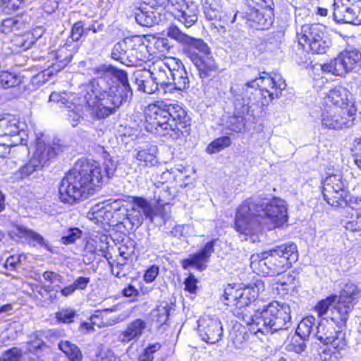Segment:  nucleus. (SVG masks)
Here are the masks:
<instances>
[{
    "label": "nucleus",
    "mask_w": 361,
    "mask_h": 361,
    "mask_svg": "<svg viewBox=\"0 0 361 361\" xmlns=\"http://www.w3.org/2000/svg\"><path fill=\"white\" fill-rule=\"evenodd\" d=\"M231 145V138L228 136L219 137L212 142L207 147V152L212 154L219 152Z\"/></svg>",
    "instance_id": "nucleus-42"
},
{
    "label": "nucleus",
    "mask_w": 361,
    "mask_h": 361,
    "mask_svg": "<svg viewBox=\"0 0 361 361\" xmlns=\"http://www.w3.org/2000/svg\"><path fill=\"white\" fill-rule=\"evenodd\" d=\"M11 232L19 238H25V240L33 246L37 245H42L44 244V238L40 234L23 226H15Z\"/></svg>",
    "instance_id": "nucleus-33"
},
{
    "label": "nucleus",
    "mask_w": 361,
    "mask_h": 361,
    "mask_svg": "<svg viewBox=\"0 0 361 361\" xmlns=\"http://www.w3.org/2000/svg\"><path fill=\"white\" fill-rule=\"evenodd\" d=\"M263 74L257 78L246 82L243 87V90L247 94L250 88L255 91L259 88L263 97L262 105H268L274 99L281 95L282 91L286 87V83L279 74L269 75L267 73Z\"/></svg>",
    "instance_id": "nucleus-8"
},
{
    "label": "nucleus",
    "mask_w": 361,
    "mask_h": 361,
    "mask_svg": "<svg viewBox=\"0 0 361 361\" xmlns=\"http://www.w3.org/2000/svg\"><path fill=\"white\" fill-rule=\"evenodd\" d=\"M262 213L274 226H280L287 221V207L280 198H274L266 204L245 201L239 207L235 219V229L243 240H247L250 237L252 242L256 241L255 233L260 228Z\"/></svg>",
    "instance_id": "nucleus-3"
},
{
    "label": "nucleus",
    "mask_w": 361,
    "mask_h": 361,
    "mask_svg": "<svg viewBox=\"0 0 361 361\" xmlns=\"http://www.w3.org/2000/svg\"><path fill=\"white\" fill-rule=\"evenodd\" d=\"M248 6L259 8L262 10L270 9L272 11V0H247Z\"/></svg>",
    "instance_id": "nucleus-58"
},
{
    "label": "nucleus",
    "mask_w": 361,
    "mask_h": 361,
    "mask_svg": "<svg viewBox=\"0 0 361 361\" xmlns=\"http://www.w3.org/2000/svg\"><path fill=\"white\" fill-rule=\"evenodd\" d=\"M157 147L151 146L147 149H144L137 152L136 159L144 162L145 166H152L157 162Z\"/></svg>",
    "instance_id": "nucleus-38"
},
{
    "label": "nucleus",
    "mask_w": 361,
    "mask_h": 361,
    "mask_svg": "<svg viewBox=\"0 0 361 361\" xmlns=\"http://www.w3.org/2000/svg\"><path fill=\"white\" fill-rule=\"evenodd\" d=\"M272 11L262 10L259 8L248 6L247 4L245 11V17L247 21L258 26L259 29L264 30L272 23Z\"/></svg>",
    "instance_id": "nucleus-22"
},
{
    "label": "nucleus",
    "mask_w": 361,
    "mask_h": 361,
    "mask_svg": "<svg viewBox=\"0 0 361 361\" xmlns=\"http://www.w3.org/2000/svg\"><path fill=\"white\" fill-rule=\"evenodd\" d=\"M43 166H44L40 163V161L32 156L29 162L22 166L18 173L20 178L23 179L34 175L35 173L39 171L42 170Z\"/></svg>",
    "instance_id": "nucleus-36"
},
{
    "label": "nucleus",
    "mask_w": 361,
    "mask_h": 361,
    "mask_svg": "<svg viewBox=\"0 0 361 361\" xmlns=\"http://www.w3.org/2000/svg\"><path fill=\"white\" fill-rule=\"evenodd\" d=\"M357 109L350 106L347 111L336 109H326L321 114L322 126L333 130H341L353 126Z\"/></svg>",
    "instance_id": "nucleus-13"
},
{
    "label": "nucleus",
    "mask_w": 361,
    "mask_h": 361,
    "mask_svg": "<svg viewBox=\"0 0 361 361\" xmlns=\"http://www.w3.org/2000/svg\"><path fill=\"white\" fill-rule=\"evenodd\" d=\"M121 204V202L119 200H115L112 203H99L92 207V215L97 221H109L113 217L112 209L115 212L122 210Z\"/></svg>",
    "instance_id": "nucleus-30"
},
{
    "label": "nucleus",
    "mask_w": 361,
    "mask_h": 361,
    "mask_svg": "<svg viewBox=\"0 0 361 361\" xmlns=\"http://www.w3.org/2000/svg\"><path fill=\"white\" fill-rule=\"evenodd\" d=\"M325 102L345 111L349 109L350 106H355L352 94L342 85H338L331 89L326 94Z\"/></svg>",
    "instance_id": "nucleus-19"
},
{
    "label": "nucleus",
    "mask_w": 361,
    "mask_h": 361,
    "mask_svg": "<svg viewBox=\"0 0 361 361\" xmlns=\"http://www.w3.org/2000/svg\"><path fill=\"white\" fill-rule=\"evenodd\" d=\"M166 35L185 47L184 51L188 54V50L197 49L202 52H208L209 46L202 39L192 37L183 32L177 25L171 24L166 29Z\"/></svg>",
    "instance_id": "nucleus-17"
},
{
    "label": "nucleus",
    "mask_w": 361,
    "mask_h": 361,
    "mask_svg": "<svg viewBox=\"0 0 361 361\" xmlns=\"http://www.w3.org/2000/svg\"><path fill=\"white\" fill-rule=\"evenodd\" d=\"M249 112V106L244 102L238 100L235 103L233 116L229 118L228 128L231 130L240 133L245 129V116Z\"/></svg>",
    "instance_id": "nucleus-25"
},
{
    "label": "nucleus",
    "mask_w": 361,
    "mask_h": 361,
    "mask_svg": "<svg viewBox=\"0 0 361 361\" xmlns=\"http://www.w3.org/2000/svg\"><path fill=\"white\" fill-rule=\"evenodd\" d=\"M299 45L314 54H324L329 48L325 37V27L322 24H305L297 32Z\"/></svg>",
    "instance_id": "nucleus-9"
},
{
    "label": "nucleus",
    "mask_w": 361,
    "mask_h": 361,
    "mask_svg": "<svg viewBox=\"0 0 361 361\" xmlns=\"http://www.w3.org/2000/svg\"><path fill=\"white\" fill-rule=\"evenodd\" d=\"M360 294V290L355 283L350 281L346 282L339 295L336 296V303L331 309L333 319L341 324H345Z\"/></svg>",
    "instance_id": "nucleus-10"
},
{
    "label": "nucleus",
    "mask_w": 361,
    "mask_h": 361,
    "mask_svg": "<svg viewBox=\"0 0 361 361\" xmlns=\"http://www.w3.org/2000/svg\"><path fill=\"white\" fill-rule=\"evenodd\" d=\"M158 274H159V267L157 266H154V265L152 266L150 268H149L146 271V272L144 275L145 281L147 283L152 282L156 279Z\"/></svg>",
    "instance_id": "nucleus-63"
},
{
    "label": "nucleus",
    "mask_w": 361,
    "mask_h": 361,
    "mask_svg": "<svg viewBox=\"0 0 361 361\" xmlns=\"http://www.w3.org/2000/svg\"><path fill=\"white\" fill-rule=\"evenodd\" d=\"M157 4L171 12L176 11L178 13L183 8L188 9V6L184 0H158Z\"/></svg>",
    "instance_id": "nucleus-49"
},
{
    "label": "nucleus",
    "mask_w": 361,
    "mask_h": 361,
    "mask_svg": "<svg viewBox=\"0 0 361 361\" xmlns=\"http://www.w3.org/2000/svg\"><path fill=\"white\" fill-rule=\"evenodd\" d=\"M14 144L11 140L0 139V157H5L10 153L11 146Z\"/></svg>",
    "instance_id": "nucleus-62"
},
{
    "label": "nucleus",
    "mask_w": 361,
    "mask_h": 361,
    "mask_svg": "<svg viewBox=\"0 0 361 361\" xmlns=\"http://www.w3.org/2000/svg\"><path fill=\"white\" fill-rule=\"evenodd\" d=\"M344 201L340 205V207L343 206H348L353 209H357L361 208V198L358 197H352L350 196L349 192H347L345 197L343 200Z\"/></svg>",
    "instance_id": "nucleus-55"
},
{
    "label": "nucleus",
    "mask_w": 361,
    "mask_h": 361,
    "mask_svg": "<svg viewBox=\"0 0 361 361\" xmlns=\"http://www.w3.org/2000/svg\"><path fill=\"white\" fill-rule=\"evenodd\" d=\"M132 204L145 218H149L152 220V207L145 199L142 197H134Z\"/></svg>",
    "instance_id": "nucleus-43"
},
{
    "label": "nucleus",
    "mask_w": 361,
    "mask_h": 361,
    "mask_svg": "<svg viewBox=\"0 0 361 361\" xmlns=\"http://www.w3.org/2000/svg\"><path fill=\"white\" fill-rule=\"evenodd\" d=\"M116 167V164L111 159L104 161L103 171L96 161H77L61 182L59 189L61 201L72 204L87 198L100 186L104 176L110 178L114 175Z\"/></svg>",
    "instance_id": "nucleus-2"
},
{
    "label": "nucleus",
    "mask_w": 361,
    "mask_h": 361,
    "mask_svg": "<svg viewBox=\"0 0 361 361\" xmlns=\"http://www.w3.org/2000/svg\"><path fill=\"white\" fill-rule=\"evenodd\" d=\"M118 250L121 259H118L116 268H117L119 265H125L126 264V260L131 257L134 254L135 242L130 239H128L126 241H123V243L120 245Z\"/></svg>",
    "instance_id": "nucleus-37"
},
{
    "label": "nucleus",
    "mask_w": 361,
    "mask_h": 361,
    "mask_svg": "<svg viewBox=\"0 0 361 361\" xmlns=\"http://www.w3.org/2000/svg\"><path fill=\"white\" fill-rule=\"evenodd\" d=\"M197 279L193 274H190L185 280V290L190 293H195L197 289Z\"/></svg>",
    "instance_id": "nucleus-61"
},
{
    "label": "nucleus",
    "mask_w": 361,
    "mask_h": 361,
    "mask_svg": "<svg viewBox=\"0 0 361 361\" xmlns=\"http://www.w3.org/2000/svg\"><path fill=\"white\" fill-rule=\"evenodd\" d=\"M223 326L215 316L204 315L198 320L197 331L202 341L214 344L219 342L223 336Z\"/></svg>",
    "instance_id": "nucleus-14"
},
{
    "label": "nucleus",
    "mask_w": 361,
    "mask_h": 361,
    "mask_svg": "<svg viewBox=\"0 0 361 361\" xmlns=\"http://www.w3.org/2000/svg\"><path fill=\"white\" fill-rule=\"evenodd\" d=\"M361 61V53L356 49H348L341 52L338 57L329 63L323 64L322 70L334 75L341 76L353 71Z\"/></svg>",
    "instance_id": "nucleus-11"
},
{
    "label": "nucleus",
    "mask_w": 361,
    "mask_h": 361,
    "mask_svg": "<svg viewBox=\"0 0 361 361\" xmlns=\"http://www.w3.org/2000/svg\"><path fill=\"white\" fill-rule=\"evenodd\" d=\"M171 311V307L167 302H161L157 308L151 312L152 319L155 322L158 326H161L166 322L169 319Z\"/></svg>",
    "instance_id": "nucleus-34"
},
{
    "label": "nucleus",
    "mask_w": 361,
    "mask_h": 361,
    "mask_svg": "<svg viewBox=\"0 0 361 361\" xmlns=\"http://www.w3.org/2000/svg\"><path fill=\"white\" fill-rule=\"evenodd\" d=\"M345 228L351 231H357L361 230V216H357L355 220L346 223Z\"/></svg>",
    "instance_id": "nucleus-64"
},
{
    "label": "nucleus",
    "mask_w": 361,
    "mask_h": 361,
    "mask_svg": "<svg viewBox=\"0 0 361 361\" xmlns=\"http://www.w3.org/2000/svg\"><path fill=\"white\" fill-rule=\"evenodd\" d=\"M203 13L205 18L208 20H217L224 24L233 23L235 20L237 13L233 14L231 18V13H228L226 11H223L221 6L216 2H209L205 1L202 6Z\"/></svg>",
    "instance_id": "nucleus-21"
},
{
    "label": "nucleus",
    "mask_w": 361,
    "mask_h": 361,
    "mask_svg": "<svg viewBox=\"0 0 361 361\" xmlns=\"http://www.w3.org/2000/svg\"><path fill=\"white\" fill-rule=\"evenodd\" d=\"M244 322L251 326L255 334H273L287 329L291 324V308L289 304L272 301L262 310H257L250 317H243Z\"/></svg>",
    "instance_id": "nucleus-5"
},
{
    "label": "nucleus",
    "mask_w": 361,
    "mask_h": 361,
    "mask_svg": "<svg viewBox=\"0 0 361 361\" xmlns=\"http://www.w3.org/2000/svg\"><path fill=\"white\" fill-rule=\"evenodd\" d=\"M171 80L167 87V91L172 92L173 90H184L189 87V78L188 73L181 63L176 59V67L172 68Z\"/></svg>",
    "instance_id": "nucleus-23"
},
{
    "label": "nucleus",
    "mask_w": 361,
    "mask_h": 361,
    "mask_svg": "<svg viewBox=\"0 0 361 361\" xmlns=\"http://www.w3.org/2000/svg\"><path fill=\"white\" fill-rule=\"evenodd\" d=\"M187 56L198 70L201 78L210 76L217 69L216 63L211 56L209 48L207 53L197 49L188 50Z\"/></svg>",
    "instance_id": "nucleus-18"
},
{
    "label": "nucleus",
    "mask_w": 361,
    "mask_h": 361,
    "mask_svg": "<svg viewBox=\"0 0 361 361\" xmlns=\"http://www.w3.org/2000/svg\"><path fill=\"white\" fill-rule=\"evenodd\" d=\"M348 192V183L341 173L330 174L323 182L324 198L332 207H340Z\"/></svg>",
    "instance_id": "nucleus-12"
},
{
    "label": "nucleus",
    "mask_w": 361,
    "mask_h": 361,
    "mask_svg": "<svg viewBox=\"0 0 361 361\" xmlns=\"http://www.w3.org/2000/svg\"><path fill=\"white\" fill-rule=\"evenodd\" d=\"M135 84L139 91L147 94H153L160 87L153 80L152 75L148 70H139L135 73Z\"/></svg>",
    "instance_id": "nucleus-27"
},
{
    "label": "nucleus",
    "mask_w": 361,
    "mask_h": 361,
    "mask_svg": "<svg viewBox=\"0 0 361 361\" xmlns=\"http://www.w3.org/2000/svg\"><path fill=\"white\" fill-rule=\"evenodd\" d=\"M84 23L78 21L74 23L71 30V37L73 41H78L85 35Z\"/></svg>",
    "instance_id": "nucleus-59"
},
{
    "label": "nucleus",
    "mask_w": 361,
    "mask_h": 361,
    "mask_svg": "<svg viewBox=\"0 0 361 361\" xmlns=\"http://www.w3.org/2000/svg\"><path fill=\"white\" fill-rule=\"evenodd\" d=\"M154 197L159 204H169L170 200L173 199V195L168 185H163L161 188L157 187L154 192Z\"/></svg>",
    "instance_id": "nucleus-47"
},
{
    "label": "nucleus",
    "mask_w": 361,
    "mask_h": 361,
    "mask_svg": "<svg viewBox=\"0 0 361 361\" xmlns=\"http://www.w3.org/2000/svg\"><path fill=\"white\" fill-rule=\"evenodd\" d=\"M336 303V295H331L326 298L319 301L315 306L314 310L319 317L326 315L330 308H334V305Z\"/></svg>",
    "instance_id": "nucleus-45"
},
{
    "label": "nucleus",
    "mask_w": 361,
    "mask_h": 361,
    "mask_svg": "<svg viewBox=\"0 0 361 361\" xmlns=\"http://www.w3.org/2000/svg\"><path fill=\"white\" fill-rule=\"evenodd\" d=\"M73 53L68 49V46L63 47L58 50L56 54V60L59 64L57 66L59 68H63L66 66L71 61Z\"/></svg>",
    "instance_id": "nucleus-48"
},
{
    "label": "nucleus",
    "mask_w": 361,
    "mask_h": 361,
    "mask_svg": "<svg viewBox=\"0 0 361 361\" xmlns=\"http://www.w3.org/2000/svg\"><path fill=\"white\" fill-rule=\"evenodd\" d=\"M61 151L62 147L58 142H53L52 144L47 145L41 140H39L37 142L36 150L33 154V157L40 161V163L44 166L47 161L55 157Z\"/></svg>",
    "instance_id": "nucleus-24"
},
{
    "label": "nucleus",
    "mask_w": 361,
    "mask_h": 361,
    "mask_svg": "<svg viewBox=\"0 0 361 361\" xmlns=\"http://www.w3.org/2000/svg\"><path fill=\"white\" fill-rule=\"evenodd\" d=\"M241 288H236L231 284L228 285L224 290V298L227 305H235V302L240 295Z\"/></svg>",
    "instance_id": "nucleus-51"
},
{
    "label": "nucleus",
    "mask_w": 361,
    "mask_h": 361,
    "mask_svg": "<svg viewBox=\"0 0 361 361\" xmlns=\"http://www.w3.org/2000/svg\"><path fill=\"white\" fill-rule=\"evenodd\" d=\"M126 212V219L132 226L139 227L143 222L145 217L132 204L130 209H123Z\"/></svg>",
    "instance_id": "nucleus-50"
},
{
    "label": "nucleus",
    "mask_w": 361,
    "mask_h": 361,
    "mask_svg": "<svg viewBox=\"0 0 361 361\" xmlns=\"http://www.w3.org/2000/svg\"><path fill=\"white\" fill-rule=\"evenodd\" d=\"M176 67V59L164 58L159 59L149 65L148 71L156 80L160 88L167 92V87L171 80L172 68Z\"/></svg>",
    "instance_id": "nucleus-16"
},
{
    "label": "nucleus",
    "mask_w": 361,
    "mask_h": 361,
    "mask_svg": "<svg viewBox=\"0 0 361 361\" xmlns=\"http://www.w3.org/2000/svg\"><path fill=\"white\" fill-rule=\"evenodd\" d=\"M71 108L67 109L69 121L71 125L76 126L82 118V107L79 104H74L73 101L71 102Z\"/></svg>",
    "instance_id": "nucleus-46"
},
{
    "label": "nucleus",
    "mask_w": 361,
    "mask_h": 361,
    "mask_svg": "<svg viewBox=\"0 0 361 361\" xmlns=\"http://www.w3.org/2000/svg\"><path fill=\"white\" fill-rule=\"evenodd\" d=\"M298 259L296 245L289 243L252 255L250 265L264 275L278 276L285 273Z\"/></svg>",
    "instance_id": "nucleus-6"
},
{
    "label": "nucleus",
    "mask_w": 361,
    "mask_h": 361,
    "mask_svg": "<svg viewBox=\"0 0 361 361\" xmlns=\"http://www.w3.org/2000/svg\"><path fill=\"white\" fill-rule=\"evenodd\" d=\"M174 15L186 27H190L197 20V14L195 12L192 13L188 8V9L183 8V10Z\"/></svg>",
    "instance_id": "nucleus-44"
},
{
    "label": "nucleus",
    "mask_w": 361,
    "mask_h": 361,
    "mask_svg": "<svg viewBox=\"0 0 361 361\" xmlns=\"http://www.w3.org/2000/svg\"><path fill=\"white\" fill-rule=\"evenodd\" d=\"M20 355V350L14 348L6 351L2 357H0V361H19Z\"/></svg>",
    "instance_id": "nucleus-57"
},
{
    "label": "nucleus",
    "mask_w": 361,
    "mask_h": 361,
    "mask_svg": "<svg viewBox=\"0 0 361 361\" xmlns=\"http://www.w3.org/2000/svg\"><path fill=\"white\" fill-rule=\"evenodd\" d=\"M336 323L337 326L345 324L333 319L331 313V320L323 319L317 327L315 336L324 345L319 353L322 361H339L348 348L345 332L339 327L336 329Z\"/></svg>",
    "instance_id": "nucleus-7"
},
{
    "label": "nucleus",
    "mask_w": 361,
    "mask_h": 361,
    "mask_svg": "<svg viewBox=\"0 0 361 361\" xmlns=\"http://www.w3.org/2000/svg\"><path fill=\"white\" fill-rule=\"evenodd\" d=\"M75 97L73 94H69L67 92H54L49 96V101L61 103L63 105H65L67 108H71V102L74 99Z\"/></svg>",
    "instance_id": "nucleus-52"
},
{
    "label": "nucleus",
    "mask_w": 361,
    "mask_h": 361,
    "mask_svg": "<svg viewBox=\"0 0 361 361\" xmlns=\"http://www.w3.org/2000/svg\"><path fill=\"white\" fill-rule=\"evenodd\" d=\"M264 290V283L259 280L253 286L241 288L240 295L235 302V306L243 308L255 301L259 293Z\"/></svg>",
    "instance_id": "nucleus-26"
},
{
    "label": "nucleus",
    "mask_w": 361,
    "mask_h": 361,
    "mask_svg": "<svg viewBox=\"0 0 361 361\" xmlns=\"http://www.w3.org/2000/svg\"><path fill=\"white\" fill-rule=\"evenodd\" d=\"M216 241L217 240L215 239L208 242L200 252L183 260V268L187 269L189 267L193 266L200 271L205 269L207 267L206 264L214 252V246Z\"/></svg>",
    "instance_id": "nucleus-20"
},
{
    "label": "nucleus",
    "mask_w": 361,
    "mask_h": 361,
    "mask_svg": "<svg viewBox=\"0 0 361 361\" xmlns=\"http://www.w3.org/2000/svg\"><path fill=\"white\" fill-rule=\"evenodd\" d=\"M97 78L84 87L83 98L93 118L104 119L130 99L133 92L127 73L112 66L92 69Z\"/></svg>",
    "instance_id": "nucleus-1"
},
{
    "label": "nucleus",
    "mask_w": 361,
    "mask_h": 361,
    "mask_svg": "<svg viewBox=\"0 0 361 361\" xmlns=\"http://www.w3.org/2000/svg\"><path fill=\"white\" fill-rule=\"evenodd\" d=\"M136 39H137L139 45L136 44V46H133V48H128V56L126 58V66H140L145 61L146 46L140 37H131V40L133 42L137 41Z\"/></svg>",
    "instance_id": "nucleus-29"
},
{
    "label": "nucleus",
    "mask_w": 361,
    "mask_h": 361,
    "mask_svg": "<svg viewBox=\"0 0 361 361\" xmlns=\"http://www.w3.org/2000/svg\"><path fill=\"white\" fill-rule=\"evenodd\" d=\"M314 323L315 318L313 316H308L302 319L298 325L297 336L303 340H306L310 336Z\"/></svg>",
    "instance_id": "nucleus-35"
},
{
    "label": "nucleus",
    "mask_w": 361,
    "mask_h": 361,
    "mask_svg": "<svg viewBox=\"0 0 361 361\" xmlns=\"http://www.w3.org/2000/svg\"><path fill=\"white\" fill-rule=\"evenodd\" d=\"M25 27V23L20 18H9L2 21L0 25V31L5 34H8L13 31L20 30Z\"/></svg>",
    "instance_id": "nucleus-39"
},
{
    "label": "nucleus",
    "mask_w": 361,
    "mask_h": 361,
    "mask_svg": "<svg viewBox=\"0 0 361 361\" xmlns=\"http://www.w3.org/2000/svg\"><path fill=\"white\" fill-rule=\"evenodd\" d=\"M300 337L293 338L291 342L288 345V349L290 351H293L298 354H301L306 349V344Z\"/></svg>",
    "instance_id": "nucleus-53"
},
{
    "label": "nucleus",
    "mask_w": 361,
    "mask_h": 361,
    "mask_svg": "<svg viewBox=\"0 0 361 361\" xmlns=\"http://www.w3.org/2000/svg\"><path fill=\"white\" fill-rule=\"evenodd\" d=\"M136 44L139 45L137 40L133 42L131 40V37H127L121 41H119L114 44L112 49V58L126 65V58L128 56V48H133V46H136Z\"/></svg>",
    "instance_id": "nucleus-32"
},
{
    "label": "nucleus",
    "mask_w": 361,
    "mask_h": 361,
    "mask_svg": "<svg viewBox=\"0 0 361 361\" xmlns=\"http://www.w3.org/2000/svg\"><path fill=\"white\" fill-rule=\"evenodd\" d=\"M75 315V312L71 309L62 310L56 314V317L59 321L64 323H71Z\"/></svg>",
    "instance_id": "nucleus-56"
},
{
    "label": "nucleus",
    "mask_w": 361,
    "mask_h": 361,
    "mask_svg": "<svg viewBox=\"0 0 361 361\" xmlns=\"http://www.w3.org/2000/svg\"><path fill=\"white\" fill-rule=\"evenodd\" d=\"M59 347L71 360H80L82 358V353L79 348L68 341H61Z\"/></svg>",
    "instance_id": "nucleus-40"
},
{
    "label": "nucleus",
    "mask_w": 361,
    "mask_h": 361,
    "mask_svg": "<svg viewBox=\"0 0 361 361\" xmlns=\"http://www.w3.org/2000/svg\"><path fill=\"white\" fill-rule=\"evenodd\" d=\"M20 82L19 77L14 73L0 71V87L3 89H8L18 85Z\"/></svg>",
    "instance_id": "nucleus-41"
},
{
    "label": "nucleus",
    "mask_w": 361,
    "mask_h": 361,
    "mask_svg": "<svg viewBox=\"0 0 361 361\" xmlns=\"http://www.w3.org/2000/svg\"><path fill=\"white\" fill-rule=\"evenodd\" d=\"M146 327L147 324L144 320L136 319L127 325L125 330L120 334L119 339L122 343L137 341L140 338Z\"/></svg>",
    "instance_id": "nucleus-28"
},
{
    "label": "nucleus",
    "mask_w": 361,
    "mask_h": 361,
    "mask_svg": "<svg viewBox=\"0 0 361 361\" xmlns=\"http://www.w3.org/2000/svg\"><path fill=\"white\" fill-rule=\"evenodd\" d=\"M43 278L51 283H56V286H59V283H62L63 279V277L59 274L49 271L43 274Z\"/></svg>",
    "instance_id": "nucleus-60"
},
{
    "label": "nucleus",
    "mask_w": 361,
    "mask_h": 361,
    "mask_svg": "<svg viewBox=\"0 0 361 361\" xmlns=\"http://www.w3.org/2000/svg\"><path fill=\"white\" fill-rule=\"evenodd\" d=\"M166 107L157 104L148 105L145 111L146 130L171 140L183 139L190 126L186 111L176 104Z\"/></svg>",
    "instance_id": "nucleus-4"
},
{
    "label": "nucleus",
    "mask_w": 361,
    "mask_h": 361,
    "mask_svg": "<svg viewBox=\"0 0 361 361\" xmlns=\"http://www.w3.org/2000/svg\"><path fill=\"white\" fill-rule=\"evenodd\" d=\"M334 18L337 23L361 25V7L350 0H334Z\"/></svg>",
    "instance_id": "nucleus-15"
},
{
    "label": "nucleus",
    "mask_w": 361,
    "mask_h": 361,
    "mask_svg": "<svg viewBox=\"0 0 361 361\" xmlns=\"http://www.w3.org/2000/svg\"><path fill=\"white\" fill-rule=\"evenodd\" d=\"M81 236V231L78 228H73L68 231L67 233L61 238V242L65 245L73 243Z\"/></svg>",
    "instance_id": "nucleus-54"
},
{
    "label": "nucleus",
    "mask_w": 361,
    "mask_h": 361,
    "mask_svg": "<svg viewBox=\"0 0 361 361\" xmlns=\"http://www.w3.org/2000/svg\"><path fill=\"white\" fill-rule=\"evenodd\" d=\"M16 118H8L0 116V139L10 140L9 137L20 135L24 131Z\"/></svg>",
    "instance_id": "nucleus-31"
}]
</instances>
